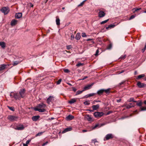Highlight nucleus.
<instances>
[{
	"label": "nucleus",
	"mask_w": 146,
	"mask_h": 146,
	"mask_svg": "<svg viewBox=\"0 0 146 146\" xmlns=\"http://www.w3.org/2000/svg\"><path fill=\"white\" fill-rule=\"evenodd\" d=\"M10 96L11 98H14L16 100H20L21 98L20 94L16 92H11Z\"/></svg>",
	"instance_id": "obj_1"
},
{
	"label": "nucleus",
	"mask_w": 146,
	"mask_h": 146,
	"mask_svg": "<svg viewBox=\"0 0 146 146\" xmlns=\"http://www.w3.org/2000/svg\"><path fill=\"white\" fill-rule=\"evenodd\" d=\"M110 88H108L107 89H101L98 90L96 94L100 96L102 95L104 92H105L106 93L108 94L110 92Z\"/></svg>",
	"instance_id": "obj_2"
},
{
	"label": "nucleus",
	"mask_w": 146,
	"mask_h": 146,
	"mask_svg": "<svg viewBox=\"0 0 146 146\" xmlns=\"http://www.w3.org/2000/svg\"><path fill=\"white\" fill-rule=\"evenodd\" d=\"M7 119L10 121H16L18 119V117L13 115H9L7 117Z\"/></svg>",
	"instance_id": "obj_3"
},
{
	"label": "nucleus",
	"mask_w": 146,
	"mask_h": 146,
	"mask_svg": "<svg viewBox=\"0 0 146 146\" xmlns=\"http://www.w3.org/2000/svg\"><path fill=\"white\" fill-rule=\"evenodd\" d=\"M104 115L103 112H95L94 113V115L96 118H99L101 117Z\"/></svg>",
	"instance_id": "obj_4"
},
{
	"label": "nucleus",
	"mask_w": 146,
	"mask_h": 146,
	"mask_svg": "<svg viewBox=\"0 0 146 146\" xmlns=\"http://www.w3.org/2000/svg\"><path fill=\"white\" fill-rule=\"evenodd\" d=\"M114 137V135L112 134H108L106 135L104 138V141L108 140L110 139H112Z\"/></svg>",
	"instance_id": "obj_5"
},
{
	"label": "nucleus",
	"mask_w": 146,
	"mask_h": 146,
	"mask_svg": "<svg viewBox=\"0 0 146 146\" xmlns=\"http://www.w3.org/2000/svg\"><path fill=\"white\" fill-rule=\"evenodd\" d=\"M1 11L4 13V15H6L9 13V10L8 7H3Z\"/></svg>",
	"instance_id": "obj_6"
},
{
	"label": "nucleus",
	"mask_w": 146,
	"mask_h": 146,
	"mask_svg": "<svg viewBox=\"0 0 146 146\" xmlns=\"http://www.w3.org/2000/svg\"><path fill=\"white\" fill-rule=\"evenodd\" d=\"M25 89L24 88L21 89L19 92V94L20 95V96L21 98H24L25 96Z\"/></svg>",
	"instance_id": "obj_7"
},
{
	"label": "nucleus",
	"mask_w": 146,
	"mask_h": 146,
	"mask_svg": "<svg viewBox=\"0 0 146 146\" xmlns=\"http://www.w3.org/2000/svg\"><path fill=\"white\" fill-rule=\"evenodd\" d=\"M137 85L138 88H143L146 87V84L142 83L139 81H138L137 82Z\"/></svg>",
	"instance_id": "obj_8"
},
{
	"label": "nucleus",
	"mask_w": 146,
	"mask_h": 146,
	"mask_svg": "<svg viewBox=\"0 0 146 146\" xmlns=\"http://www.w3.org/2000/svg\"><path fill=\"white\" fill-rule=\"evenodd\" d=\"M134 104L133 103H130L127 105L125 104L124 105L122 106L123 107H125L129 109L131 107H134Z\"/></svg>",
	"instance_id": "obj_9"
},
{
	"label": "nucleus",
	"mask_w": 146,
	"mask_h": 146,
	"mask_svg": "<svg viewBox=\"0 0 146 146\" xmlns=\"http://www.w3.org/2000/svg\"><path fill=\"white\" fill-rule=\"evenodd\" d=\"M94 84V83H92L91 84H88L86 85L84 87L83 91H85L87 90H89L91 89L92 86Z\"/></svg>",
	"instance_id": "obj_10"
},
{
	"label": "nucleus",
	"mask_w": 146,
	"mask_h": 146,
	"mask_svg": "<svg viewBox=\"0 0 146 146\" xmlns=\"http://www.w3.org/2000/svg\"><path fill=\"white\" fill-rule=\"evenodd\" d=\"M46 107V105L43 103L38 104L35 108H45Z\"/></svg>",
	"instance_id": "obj_11"
},
{
	"label": "nucleus",
	"mask_w": 146,
	"mask_h": 146,
	"mask_svg": "<svg viewBox=\"0 0 146 146\" xmlns=\"http://www.w3.org/2000/svg\"><path fill=\"white\" fill-rule=\"evenodd\" d=\"M74 117L73 115H69L66 117L65 119L67 121H70L74 119Z\"/></svg>",
	"instance_id": "obj_12"
},
{
	"label": "nucleus",
	"mask_w": 146,
	"mask_h": 146,
	"mask_svg": "<svg viewBox=\"0 0 146 146\" xmlns=\"http://www.w3.org/2000/svg\"><path fill=\"white\" fill-rule=\"evenodd\" d=\"M34 110L35 111H38L40 112H44L46 111V110L44 108H34Z\"/></svg>",
	"instance_id": "obj_13"
},
{
	"label": "nucleus",
	"mask_w": 146,
	"mask_h": 146,
	"mask_svg": "<svg viewBox=\"0 0 146 146\" xmlns=\"http://www.w3.org/2000/svg\"><path fill=\"white\" fill-rule=\"evenodd\" d=\"M105 13L104 11H100L98 13V16L100 17H103L105 16Z\"/></svg>",
	"instance_id": "obj_14"
},
{
	"label": "nucleus",
	"mask_w": 146,
	"mask_h": 146,
	"mask_svg": "<svg viewBox=\"0 0 146 146\" xmlns=\"http://www.w3.org/2000/svg\"><path fill=\"white\" fill-rule=\"evenodd\" d=\"M17 20L15 19H13L11 22V25L12 26H15L17 23Z\"/></svg>",
	"instance_id": "obj_15"
},
{
	"label": "nucleus",
	"mask_w": 146,
	"mask_h": 146,
	"mask_svg": "<svg viewBox=\"0 0 146 146\" xmlns=\"http://www.w3.org/2000/svg\"><path fill=\"white\" fill-rule=\"evenodd\" d=\"M22 14L21 13H18L15 15V17L17 19H19L22 16Z\"/></svg>",
	"instance_id": "obj_16"
},
{
	"label": "nucleus",
	"mask_w": 146,
	"mask_h": 146,
	"mask_svg": "<svg viewBox=\"0 0 146 146\" xmlns=\"http://www.w3.org/2000/svg\"><path fill=\"white\" fill-rule=\"evenodd\" d=\"M40 118V116L39 115H36L33 116L32 117V120L34 121H37Z\"/></svg>",
	"instance_id": "obj_17"
},
{
	"label": "nucleus",
	"mask_w": 146,
	"mask_h": 146,
	"mask_svg": "<svg viewBox=\"0 0 146 146\" xmlns=\"http://www.w3.org/2000/svg\"><path fill=\"white\" fill-rule=\"evenodd\" d=\"M24 127L23 125H21L15 128L16 130H22L24 129Z\"/></svg>",
	"instance_id": "obj_18"
},
{
	"label": "nucleus",
	"mask_w": 146,
	"mask_h": 146,
	"mask_svg": "<svg viewBox=\"0 0 146 146\" xmlns=\"http://www.w3.org/2000/svg\"><path fill=\"white\" fill-rule=\"evenodd\" d=\"M81 35L80 33H78L76 34L75 38L77 40H79L81 38Z\"/></svg>",
	"instance_id": "obj_19"
},
{
	"label": "nucleus",
	"mask_w": 146,
	"mask_h": 146,
	"mask_svg": "<svg viewBox=\"0 0 146 146\" xmlns=\"http://www.w3.org/2000/svg\"><path fill=\"white\" fill-rule=\"evenodd\" d=\"M53 98V97L52 96H50L47 100V102L48 104H49L50 102H51Z\"/></svg>",
	"instance_id": "obj_20"
},
{
	"label": "nucleus",
	"mask_w": 146,
	"mask_h": 146,
	"mask_svg": "<svg viewBox=\"0 0 146 146\" xmlns=\"http://www.w3.org/2000/svg\"><path fill=\"white\" fill-rule=\"evenodd\" d=\"M93 110H96L98 109L99 108V104H97L96 105H93L92 107Z\"/></svg>",
	"instance_id": "obj_21"
},
{
	"label": "nucleus",
	"mask_w": 146,
	"mask_h": 146,
	"mask_svg": "<svg viewBox=\"0 0 146 146\" xmlns=\"http://www.w3.org/2000/svg\"><path fill=\"white\" fill-rule=\"evenodd\" d=\"M6 66V65L4 64L0 65V71H2L4 69Z\"/></svg>",
	"instance_id": "obj_22"
},
{
	"label": "nucleus",
	"mask_w": 146,
	"mask_h": 146,
	"mask_svg": "<svg viewBox=\"0 0 146 146\" xmlns=\"http://www.w3.org/2000/svg\"><path fill=\"white\" fill-rule=\"evenodd\" d=\"M115 26V25L114 24H111L108 25V27H106V29L108 30L109 29H111L114 28Z\"/></svg>",
	"instance_id": "obj_23"
},
{
	"label": "nucleus",
	"mask_w": 146,
	"mask_h": 146,
	"mask_svg": "<svg viewBox=\"0 0 146 146\" xmlns=\"http://www.w3.org/2000/svg\"><path fill=\"white\" fill-rule=\"evenodd\" d=\"M72 130V127H69L64 129V133L68 131H70Z\"/></svg>",
	"instance_id": "obj_24"
},
{
	"label": "nucleus",
	"mask_w": 146,
	"mask_h": 146,
	"mask_svg": "<svg viewBox=\"0 0 146 146\" xmlns=\"http://www.w3.org/2000/svg\"><path fill=\"white\" fill-rule=\"evenodd\" d=\"M145 76V75L144 74H142L136 76V78L137 80H139L141 78L144 77Z\"/></svg>",
	"instance_id": "obj_25"
},
{
	"label": "nucleus",
	"mask_w": 146,
	"mask_h": 146,
	"mask_svg": "<svg viewBox=\"0 0 146 146\" xmlns=\"http://www.w3.org/2000/svg\"><path fill=\"white\" fill-rule=\"evenodd\" d=\"M0 46L3 48H4L5 47V44L3 42H0Z\"/></svg>",
	"instance_id": "obj_26"
},
{
	"label": "nucleus",
	"mask_w": 146,
	"mask_h": 146,
	"mask_svg": "<svg viewBox=\"0 0 146 146\" xmlns=\"http://www.w3.org/2000/svg\"><path fill=\"white\" fill-rule=\"evenodd\" d=\"M133 98H131L128 100L127 101L129 102H137V101H135Z\"/></svg>",
	"instance_id": "obj_27"
},
{
	"label": "nucleus",
	"mask_w": 146,
	"mask_h": 146,
	"mask_svg": "<svg viewBox=\"0 0 146 146\" xmlns=\"http://www.w3.org/2000/svg\"><path fill=\"white\" fill-rule=\"evenodd\" d=\"M76 99H71L68 102V103L71 104H72L76 102Z\"/></svg>",
	"instance_id": "obj_28"
},
{
	"label": "nucleus",
	"mask_w": 146,
	"mask_h": 146,
	"mask_svg": "<svg viewBox=\"0 0 146 146\" xmlns=\"http://www.w3.org/2000/svg\"><path fill=\"white\" fill-rule=\"evenodd\" d=\"M56 24L57 25H60V20L57 17H56Z\"/></svg>",
	"instance_id": "obj_29"
},
{
	"label": "nucleus",
	"mask_w": 146,
	"mask_h": 146,
	"mask_svg": "<svg viewBox=\"0 0 146 146\" xmlns=\"http://www.w3.org/2000/svg\"><path fill=\"white\" fill-rule=\"evenodd\" d=\"M96 93H92L88 94H87L86 96V98H88L91 96H93L94 95H95Z\"/></svg>",
	"instance_id": "obj_30"
},
{
	"label": "nucleus",
	"mask_w": 146,
	"mask_h": 146,
	"mask_svg": "<svg viewBox=\"0 0 146 146\" xmlns=\"http://www.w3.org/2000/svg\"><path fill=\"white\" fill-rule=\"evenodd\" d=\"M85 118L88 121H91L92 120V118L89 115H86Z\"/></svg>",
	"instance_id": "obj_31"
},
{
	"label": "nucleus",
	"mask_w": 146,
	"mask_h": 146,
	"mask_svg": "<svg viewBox=\"0 0 146 146\" xmlns=\"http://www.w3.org/2000/svg\"><path fill=\"white\" fill-rule=\"evenodd\" d=\"M137 103V105L138 106H141L142 105V102L141 101H138Z\"/></svg>",
	"instance_id": "obj_32"
},
{
	"label": "nucleus",
	"mask_w": 146,
	"mask_h": 146,
	"mask_svg": "<svg viewBox=\"0 0 146 146\" xmlns=\"http://www.w3.org/2000/svg\"><path fill=\"white\" fill-rule=\"evenodd\" d=\"M84 104L85 105H89L90 104L89 101H86L84 102Z\"/></svg>",
	"instance_id": "obj_33"
},
{
	"label": "nucleus",
	"mask_w": 146,
	"mask_h": 146,
	"mask_svg": "<svg viewBox=\"0 0 146 146\" xmlns=\"http://www.w3.org/2000/svg\"><path fill=\"white\" fill-rule=\"evenodd\" d=\"M83 91H83V90L82 91L78 90L76 92V95L82 93Z\"/></svg>",
	"instance_id": "obj_34"
},
{
	"label": "nucleus",
	"mask_w": 146,
	"mask_h": 146,
	"mask_svg": "<svg viewBox=\"0 0 146 146\" xmlns=\"http://www.w3.org/2000/svg\"><path fill=\"white\" fill-rule=\"evenodd\" d=\"M126 57V55H124L121 56L120 57V58H119V59L123 60V59H125Z\"/></svg>",
	"instance_id": "obj_35"
},
{
	"label": "nucleus",
	"mask_w": 146,
	"mask_h": 146,
	"mask_svg": "<svg viewBox=\"0 0 146 146\" xmlns=\"http://www.w3.org/2000/svg\"><path fill=\"white\" fill-rule=\"evenodd\" d=\"M87 0H85L83 1L80 4L78 5V6H82L84 4L85 2Z\"/></svg>",
	"instance_id": "obj_36"
},
{
	"label": "nucleus",
	"mask_w": 146,
	"mask_h": 146,
	"mask_svg": "<svg viewBox=\"0 0 146 146\" xmlns=\"http://www.w3.org/2000/svg\"><path fill=\"white\" fill-rule=\"evenodd\" d=\"M109 19H107L106 20L104 21H102L100 23V24H104V23H106L109 21Z\"/></svg>",
	"instance_id": "obj_37"
},
{
	"label": "nucleus",
	"mask_w": 146,
	"mask_h": 146,
	"mask_svg": "<svg viewBox=\"0 0 146 146\" xmlns=\"http://www.w3.org/2000/svg\"><path fill=\"white\" fill-rule=\"evenodd\" d=\"M42 133H43V132H41L38 133H37V134H36L35 136L37 137L38 136H40L42 134Z\"/></svg>",
	"instance_id": "obj_38"
},
{
	"label": "nucleus",
	"mask_w": 146,
	"mask_h": 146,
	"mask_svg": "<svg viewBox=\"0 0 146 146\" xmlns=\"http://www.w3.org/2000/svg\"><path fill=\"white\" fill-rule=\"evenodd\" d=\"M19 63V62L18 61H14L13 64V66H15L17 65Z\"/></svg>",
	"instance_id": "obj_39"
},
{
	"label": "nucleus",
	"mask_w": 146,
	"mask_h": 146,
	"mask_svg": "<svg viewBox=\"0 0 146 146\" xmlns=\"http://www.w3.org/2000/svg\"><path fill=\"white\" fill-rule=\"evenodd\" d=\"M8 108H9V110H11L13 111H14V108L13 107H10V106H8Z\"/></svg>",
	"instance_id": "obj_40"
},
{
	"label": "nucleus",
	"mask_w": 146,
	"mask_h": 146,
	"mask_svg": "<svg viewBox=\"0 0 146 146\" xmlns=\"http://www.w3.org/2000/svg\"><path fill=\"white\" fill-rule=\"evenodd\" d=\"M61 81L62 80L61 79H60L59 80L57 81L56 82V84L57 85L59 84L61 82Z\"/></svg>",
	"instance_id": "obj_41"
},
{
	"label": "nucleus",
	"mask_w": 146,
	"mask_h": 146,
	"mask_svg": "<svg viewBox=\"0 0 146 146\" xmlns=\"http://www.w3.org/2000/svg\"><path fill=\"white\" fill-rule=\"evenodd\" d=\"M100 126V125L97 124L95 125L93 128V129H94L97 127H99Z\"/></svg>",
	"instance_id": "obj_42"
},
{
	"label": "nucleus",
	"mask_w": 146,
	"mask_h": 146,
	"mask_svg": "<svg viewBox=\"0 0 146 146\" xmlns=\"http://www.w3.org/2000/svg\"><path fill=\"white\" fill-rule=\"evenodd\" d=\"M82 37H86L87 36L86 33H82Z\"/></svg>",
	"instance_id": "obj_43"
},
{
	"label": "nucleus",
	"mask_w": 146,
	"mask_h": 146,
	"mask_svg": "<svg viewBox=\"0 0 146 146\" xmlns=\"http://www.w3.org/2000/svg\"><path fill=\"white\" fill-rule=\"evenodd\" d=\"M74 38V35L73 34H72L71 35V40H73Z\"/></svg>",
	"instance_id": "obj_44"
},
{
	"label": "nucleus",
	"mask_w": 146,
	"mask_h": 146,
	"mask_svg": "<svg viewBox=\"0 0 146 146\" xmlns=\"http://www.w3.org/2000/svg\"><path fill=\"white\" fill-rule=\"evenodd\" d=\"M141 9V8H134L133 9V10H135V11H134L133 12L134 13H135V12L136 11H138V10H139L140 9Z\"/></svg>",
	"instance_id": "obj_45"
},
{
	"label": "nucleus",
	"mask_w": 146,
	"mask_h": 146,
	"mask_svg": "<svg viewBox=\"0 0 146 146\" xmlns=\"http://www.w3.org/2000/svg\"><path fill=\"white\" fill-rule=\"evenodd\" d=\"M98 141L96 139H92V143H95L96 142H97Z\"/></svg>",
	"instance_id": "obj_46"
},
{
	"label": "nucleus",
	"mask_w": 146,
	"mask_h": 146,
	"mask_svg": "<svg viewBox=\"0 0 146 146\" xmlns=\"http://www.w3.org/2000/svg\"><path fill=\"white\" fill-rule=\"evenodd\" d=\"M83 64L81 63H78L77 64H76V66L78 67H79L80 66H82L83 65Z\"/></svg>",
	"instance_id": "obj_47"
},
{
	"label": "nucleus",
	"mask_w": 146,
	"mask_h": 146,
	"mask_svg": "<svg viewBox=\"0 0 146 146\" xmlns=\"http://www.w3.org/2000/svg\"><path fill=\"white\" fill-rule=\"evenodd\" d=\"M72 48V46L71 45H69L66 46L67 49L68 50H69Z\"/></svg>",
	"instance_id": "obj_48"
},
{
	"label": "nucleus",
	"mask_w": 146,
	"mask_h": 146,
	"mask_svg": "<svg viewBox=\"0 0 146 146\" xmlns=\"http://www.w3.org/2000/svg\"><path fill=\"white\" fill-rule=\"evenodd\" d=\"M99 50H98V49L96 50V53L95 54V56H98V53H99Z\"/></svg>",
	"instance_id": "obj_49"
},
{
	"label": "nucleus",
	"mask_w": 146,
	"mask_h": 146,
	"mask_svg": "<svg viewBox=\"0 0 146 146\" xmlns=\"http://www.w3.org/2000/svg\"><path fill=\"white\" fill-rule=\"evenodd\" d=\"M135 17V16L134 15H131L129 19V20H131L133 18H134Z\"/></svg>",
	"instance_id": "obj_50"
},
{
	"label": "nucleus",
	"mask_w": 146,
	"mask_h": 146,
	"mask_svg": "<svg viewBox=\"0 0 146 146\" xmlns=\"http://www.w3.org/2000/svg\"><path fill=\"white\" fill-rule=\"evenodd\" d=\"M70 72L69 70L68 69H64V72L68 73Z\"/></svg>",
	"instance_id": "obj_51"
},
{
	"label": "nucleus",
	"mask_w": 146,
	"mask_h": 146,
	"mask_svg": "<svg viewBox=\"0 0 146 146\" xmlns=\"http://www.w3.org/2000/svg\"><path fill=\"white\" fill-rule=\"evenodd\" d=\"M146 110V107H143L141 108V111H145Z\"/></svg>",
	"instance_id": "obj_52"
},
{
	"label": "nucleus",
	"mask_w": 146,
	"mask_h": 146,
	"mask_svg": "<svg viewBox=\"0 0 146 146\" xmlns=\"http://www.w3.org/2000/svg\"><path fill=\"white\" fill-rule=\"evenodd\" d=\"M48 143V141H46L45 143H43L42 145V146H44L46 145Z\"/></svg>",
	"instance_id": "obj_53"
},
{
	"label": "nucleus",
	"mask_w": 146,
	"mask_h": 146,
	"mask_svg": "<svg viewBox=\"0 0 146 146\" xmlns=\"http://www.w3.org/2000/svg\"><path fill=\"white\" fill-rule=\"evenodd\" d=\"M125 81H123V82L119 83L118 84V85H119L118 86H120L122 84H123L125 83Z\"/></svg>",
	"instance_id": "obj_54"
},
{
	"label": "nucleus",
	"mask_w": 146,
	"mask_h": 146,
	"mask_svg": "<svg viewBox=\"0 0 146 146\" xmlns=\"http://www.w3.org/2000/svg\"><path fill=\"white\" fill-rule=\"evenodd\" d=\"M31 140L30 139L26 141V143L27 144H28L31 141Z\"/></svg>",
	"instance_id": "obj_55"
},
{
	"label": "nucleus",
	"mask_w": 146,
	"mask_h": 146,
	"mask_svg": "<svg viewBox=\"0 0 146 146\" xmlns=\"http://www.w3.org/2000/svg\"><path fill=\"white\" fill-rule=\"evenodd\" d=\"M106 123H102L101 124H100V126L99 127H101V126H102L103 125H106Z\"/></svg>",
	"instance_id": "obj_56"
},
{
	"label": "nucleus",
	"mask_w": 146,
	"mask_h": 146,
	"mask_svg": "<svg viewBox=\"0 0 146 146\" xmlns=\"http://www.w3.org/2000/svg\"><path fill=\"white\" fill-rule=\"evenodd\" d=\"M88 77L87 76H85L83 78L81 79H80V80H84L86 79V78H88Z\"/></svg>",
	"instance_id": "obj_57"
},
{
	"label": "nucleus",
	"mask_w": 146,
	"mask_h": 146,
	"mask_svg": "<svg viewBox=\"0 0 146 146\" xmlns=\"http://www.w3.org/2000/svg\"><path fill=\"white\" fill-rule=\"evenodd\" d=\"M121 101V99H119L117 100V102L118 103L120 102Z\"/></svg>",
	"instance_id": "obj_58"
},
{
	"label": "nucleus",
	"mask_w": 146,
	"mask_h": 146,
	"mask_svg": "<svg viewBox=\"0 0 146 146\" xmlns=\"http://www.w3.org/2000/svg\"><path fill=\"white\" fill-rule=\"evenodd\" d=\"M111 46H111V44H110L108 46V48L109 49H110L111 47Z\"/></svg>",
	"instance_id": "obj_59"
},
{
	"label": "nucleus",
	"mask_w": 146,
	"mask_h": 146,
	"mask_svg": "<svg viewBox=\"0 0 146 146\" xmlns=\"http://www.w3.org/2000/svg\"><path fill=\"white\" fill-rule=\"evenodd\" d=\"M72 89H73V90L74 92H76V88H74L73 87V88Z\"/></svg>",
	"instance_id": "obj_60"
},
{
	"label": "nucleus",
	"mask_w": 146,
	"mask_h": 146,
	"mask_svg": "<svg viewBox=\"0 0 146 146\" xmlns=\"http://www.w3.org/2000/svg\"><path fill=\"white\" fill-rule=\"evenodd\" d=\"M54 119V118L53 117H52L51 118H49L48 119L50 120H51Z\"/></svg>",
	"instance_id": "obj_61"
},
{
	"label": "nucleus",
	"mask_w": 146,
	"mask_h": 146,
	"mask_svg": "<svg viewBox=\"0 0 146 146\" xmlns=\"http://www.w3.org/2000/svg\"><path fill=\"white\" fill-rule=\"evenodd\" d=\"M93 40V39H92V38H91V39L89 38V39H87L86 40V41H90V40Z\"/></svg>",
	"instance_id": "obj_62"
},
{
	"label": "nucleus",
	"mask_w": 146,
	"mask_h": 146,
	"mask_svg": "<svg viewBox=\"0 0 146 146\" xmlns=\"http://www.w3.org/2000/svg\"><path fill=\"white\" fill-rule=\"evenodd\" d=\"M87 111H89L90 112H92L94 110H87Z\"/></svg>",
	"instance_id": "obj_63"
},
{
	"label": "nucleus",
	"mask_w": 146,
	"mask_h": 146,
	"mask_svg": "<svg viewBox=\"0 0 146 146\" xmlns=\"http://www.w3.org/2000/svg\"><path fill=\"white\" fill-rule=\"evenodd\" d=\"M30 5L31 7H33V5L31 3H30Z\"/></svg>",
	"instance_id": "obj_64"
}]
</instances>
